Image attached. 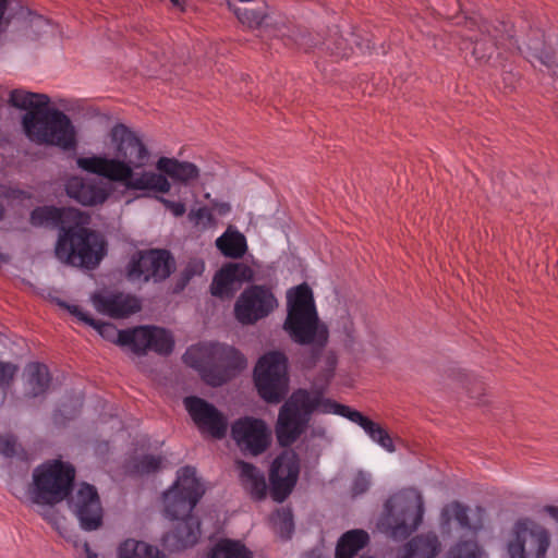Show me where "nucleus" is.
<instances>
[{
    "label": "nucleus",
    "instance_id": "f257e3e1",
    "mask_svg": "<svg viewBox=\"0 0 558 558\" xmlns=\"http://www.w3.org/2000/svg\"><path fill=\"white\" fill-rule=\"evenodd\" d=\"M111 155L80 157L76 160L82 170L118 183L128 191H153L169 193L173 182L190 185L199 178L198 167L190 161L160 157L155 171H137L146 167L150 151L142 136L125 125L114 124L109 133Z\"/></svg>",
    "mask_w": 558,
    "mask_h": 558
},
{
    "label": "nucleus",
    "instance_id": "f03ea898",
    "mask_svg": "<svg viewBox=\"0 0 558 558\" xmlns=\"http://www.w3.org/2000/svg\"><path fill=\"white\" fill-rule=\"evenodd\" d=\"M337 356L333 352L325 355V368L322 373L323 384L311 388H299L281 405L276 424V437L281 447H290L305 432L312 415L338 414L360 425L371 439L389 452L396 451L393 440L389 433L361 412L348 405L340 404L325 397L326 387L333 377Z\"/></svg>",
    "mask_w": 558,
    "mask_h": 558
},
{
    "label": "nucleus",
    "instance_id": "7ed1b4c3",
    "mask_svg": "<svg viewBox=\"0 0 558 558\" xmlns=\"http://www.w3.org/2000/svg\"><path fill=\"white\" fill-rule=\"evenodd\" d=\"M9 102L26 110L22 126L32 142L58 146L64 150L76 146L75 130L70 118L59 109L50 108L47 95L14 89Z\"/></svg>",
    "mask_w": 558,
    "mask_h": 558
},
{
    "label": "nucleus",
    "instance_id": "20e7f679",
    "mask_svg": "<svg viewBox=\"0 0 558 558\" xmlns=\"http://www.w3.org/2000/svg\"><path fill=\"white\" fill-rule=\"evenodd\" d=\"M288 315L283 324L284 330L299 344H311L305 349L303 366L312 368L316 365L328 342V328L320 324L313 299V292L306 283L288 292Z\"/></svg>",
    "mask_w": 558,
    "mask_h": 558
},
{
    "label": "nucleus",
    "instance_id": "39448f33",
    "mask_svg": "<svg viewBox=\"0 0 558 558\" xmlns=\"http://www.w3.org/2000/svg\"><path fill=\"white\" fill-rule=\"evenodd\" d=\"M75 468L61 459L48 460L33 470L28 496L33 504L54 507L73 492Z\"/></svg>",
    "mask_w": 558,
    "mask_h": 558
},
{
    "label": "nucleus",
    "instance_id": "423d86ee",
    "mask_svg": "<svg viewBox=\"0 0 558 558\" xmlns=\"http://www.w3.org/2000/svg\"><path fill=\"white\" fill-rule=\"evenodd\" d=\"M54 252L58 259L68 265L95 269L106 255V242L87 225H73L59 233Z\"/></svg>",
    "mask_w": 558,
    "mask_h": 558
},
{
    "label": "nucleus",
    "instance_id": "0eeeda50",
    "mask_svg": "<svg viewBox=\"0 0 558 558\" xmlns=\"http://www.w3.org/2000/svg\"><path fill=\"white\" fill-rule=\"evenodd\" d=\"M288 360L281 352L262 356L254 371L255 386L259 396L269 403L280 402L288 392Z\"/></svg>",
    "mask_w": 558,
    "mask_h": 558
},
{
    "label": "nucleus",
    "instance_id": "6e6552de",
    "mask_svg": "<svg viewBox=\"0 0 558 558\" xmlns=\"http://www.w3.org/2000/svg\"><path fill=\"white\" fill-rule=\"evenodd\" d=\"M385 511L381 526L386 534L393 539H405L422 523L423 501L421 498H390L385 504Z\"/></svg>",
    "mask_w": 558,
    "mask_h": 558
},
{
    "label": "nucleus",
    "instance_id": "1a4fd4ad",
    "mask_svg": "<svg viewBox=\"0 0 558 558\" xmlns=\"http://www.w3.org/2000/svg\"><path fill=\"white\" fill-rule=\"evenodd\" d=\"M174 269V260L166 250L138 251L132 255L125 276L129 281L155 282L167 279Z\"/></svg>",
    "mask_w": 558,
    "mask_h": 558
},
{
    "label": "nucleus",
    "instance_id": "9d476101",
    "mask_svg": "<svg viewBox=\"0 0 558 558\" xmlns=\"http://www.w3.org/2000/svg\"><path fill=\"white\" fill-rule=\"evenodd\" d=\"M515 538L509 543L511 558H544L550 545L549 532L530 519L519 520L514 525Z\"/></svg>",
    "mask_w": 558,
    "mask_h": 558
},
{
    "label": "nucleus",
    "instance_id": "9b49d317",
    "mask_svg": "<svg viewBox=\"0 0 558 558\" xmlns=\"http://www.w3.org/2000/svg\"><path fill=\"white\" fill-rule=\"evenodd\" d=\"M278 305L277 299L265 286L246 288L234 304L235 318L243 325H252L268 316Z\"/></svg>",
    "mask_w": 558,
    "mask_h": 558
},
{
    "label": "nucleus",
    "instance_id": "f8f14e48",
    "mask_svg": "<svg viewBox=\"0 0 558 558\" xmlns=\"http://www.w3.org/2000/svg\"><path fill=\"white\" fill-rule=\"evenodd\" d=\"M300 475V459L293 450H284L269 471V494L274 501L283 502L294 489Z\"/></svg>",
    "mask_w": 558,
    "mask_h": 558
},
{
    "label": "nucleus",
    "instance_id": "ddd939ff",
    "mask_svg": "<svg viewBox=\"0 0 558 558\" xmlns=\"http://www.w3.org/2000/svg\"><path fill=\"white\" fill-rule=\"evenodd\" d=\"M65 500L84 531H96L101 527L104 509L95 486L82 483Z\"/></svg>",
    "mask_w": 558,
    "mask_h": 558
},
{
    "label": "nucleus",
    "instance_id": "4468645a",
    "mask_svg": "<svg viewBox=\"0 0 558 558\" xmlns=\"http://www.w3.org/2000/svg\"><path fill=\"white\" fill-rule=\"evenodd\" d=\"M183 403L202 433L216 439H222L227 435L228 420L214 404L195 396L185 397Z\"/></svg>",
    "mask_w": 558,
    "mask_h": 558
},
{
    "label": "nucleus",
    "instance_id": "2eb2a0df",
    "mask_svg": "<svg viewBox=\"0 0 558 558\" xmlns=\"http://www.w3.org/2000/svg\"><path fill=\"white\" fill-rule=\"evenodd\" d=\"M231 437L243 452L252 456L263 453L269 445V434L263 420L242 417L231 426Z\"/></svg>",
    "mask_w": 558,
    "mask_h": 558
},
{
    "label": "nucleus",
    "instance_id": "dca6fc26",
    "mask_svg": "<svg viewBox=\"0 0 558 558\" xmlns=\"http://www.w3.org/2000/svg\"><path fill=\"white\" fill-rule=\"evenodd\" d=\"M90 216L80 209L68 207L43 206L35 208L31 214V223L35 227L59 228L60 233L70 227L89 225Z\"/></svg>",
    "mask_w": 558,
    "mask_h": 558
},
{
    "label": "nucleus",
    "instance_id": "f3484780",
    "mask_svg": "<svg viewBox=\"0 0 558 558\" xmlns=\"http://www.w3.org/2000/svg\"><path fill=\"white\" fill-rule=\"evenodd\" d=\"M253 269L243 263H229L223 266L214 277L210 284V292L220 299L232 298L238 286L244 281L253 280Z\"/></svg>",
    "mask_w": 558,
    "mask_h": 558
},
{
    "label": "nucleus",
    "instance_id": "a211bd4d",
    "mask_svg": "<svg viewBox=\"0 0 558 558\" xmlns=\"http://www.w3.org/2000/svg\"><path fill=\"white\" fill-rule=\"evenodd\" d=\"M92 301L97 312L112 318H125L141 311L140 300L122 292L95 293Z\"/></svg>",
    "mask_w": 558,
    "mask_h": 558
},
{
    "label": "nucleus",
    "instance_id": "6ab92c4d",
    "mask_svg": "<svg viewBox=\"0 0 558 558\" xmlns=\"http://www.w3.org/2000/svg\"><path fill=\"white\" fill-rule=\"evenodd\" d=\"M66 195L83 206H98L110 196V191L101 183L72 177L65 183Z\"/></svg>",
    "mask_w": 558,
    "mask_h": 558
},
{
    "label": "nucleus",
    "instance_id": "aec40b11",
    "mask_svg": "<svg viewBox=\"0 0 558 558\" xmlns=\"http://www.w3.org/2000/svg\"><path fill=\"white\" fill-rule=\"evenodd\" d=\"M464 25L470 31L477 28L483 37L474 40L473 37L463 34L462 36L465 37V40L463 41L462 49H471L474 60L480 64H486L493 57L496 48L492 40L493 35L489 26L486 23L478 24L474 19H464Z\"/></svg>",
    "mask_w": 558,
    "mask_h": 558
},
{
    "label": "nucleus",
    "instance_id": "412c9836",
    "mask_svg": "<svg viewBox=\"0 0 558 558\" xmlns=\"http://www.w3.org/2000/svg\"><path fill=\"white\" fill-rule=\"evenodd\" d=\"M235 468L239 471L240 483L250 497L256 501L264 500L268 488L264 473L243 460H236Z\"/></svg>",
    "mask_w": 558,
    "mask_h": 558
},
{
    "label": "nucleus",
    "instance_id": "4be33fe9",
    "mask_svg": "<svg viewBox=\"0 0 558 558\" xmlns=\"http://www.w3.org/2000/svg\"><path fill=\"white\" fill-rule=\"evenodd\" d=\"M201 536V523L196 517L178 521L174 530L167 536V542L175 549L194 546Z\"/></svg>",
    "mask_w": 558,
    "mask_h": 558
},
{
    "label": "nucleus",
    "instance_id": "5701e85b",
    "mask_svg": "<svg viewBox=\"0 0 558 558\" xmlns=\"http://www.w3.org/2000/svg\"><path fill=\"white\" fill-rule=\"evenodd\" d=\"M440 551V542L434 533L421 534L408 542L400 558H435Z\"/></svg>",
    "mask_w": 558,
    "mask_h": 558
},
{
    "label": "nucleus",
    "instance_id": "b1692460",
    "mask_svg": "<svg viewBox=\"0 0 558 558\" xmlns=\"http://www.w3.org/2000/svg\"><path fill=\"white\" fill-rule=\"evenodd\" d=\"M168 492H178L177 494H180V496L199 501L204 495V488L196 477L195 468L187 465L180 469L175 483Z\"/></svg>",
    "mask_w": 558,
    "mask_h": 558
},
{
    "label": "nucleus",
    "instance_id": "393cba45",
    "mask_svg": "<svg viewBox=\"0 0 558 558\" xmlns=\"http://www.w3.org/2000/svg\"><path fill=\"white\" fill-rule=\"evenodd\" d=\"M154 327L141 326L131 330H124L120 335V345H128L138 355L150 350Z\"/></svg>",
    "mask_w": 558,
    "mask_h": 558
},
{
    "label": "nucleus",
    "instance_id": "a878e982",
    "mask_svg": "<svg viewBox=\"0 0 558 558\" xmlns=\"http://www.w3.org/2000/svg\"><path fill=\"white\" fill-rule=\"evenodd\" d=\"M177 493L178 492H167L165 494L166 514L170 519L178 521L193 517L191 512L198 501H194V499L187 498L185 496H180V494Z\"/></svg>",
    "mask_w": 558,
    "mask_h": 558
},
{
    "label": "nucleus",
    "instance_id": "bb28decb",
    "mask_svg": "<svg viewBox=\"0 0 558 558\" xmlns=\"http://www.w3.org/2000/svg\"><path fill=\"white\" fill-rule=\"evenodd\" d=\"M368 534L363 530H351L338 541L336 558H353L368 543Z\"/></svg>",
    "mask_w": 558,
    "mask_h": 558
},
{
    "label": "nucleus",
    "instance_id": "cd10ccee",
    "mask_svg": "<svg viewBox=\"0 0 558 558\" xmlns=\"http://www.w3.org/2000/svg\"><path fill=\"white\" fill-rule=\"evenodd\" d=\"M118 558H166V555L144 541L128 538L118 547Z\"/></svg>",
    "mask_w": 558,
    "mask_h": 558
},
{
    "label": "nucleus",
    "instance_id": "c85d7f7f",
    "mask_svg": "<svg viewBox=\"0 0 558 558\" xmlns=\"http://www.w3.org/2000/svg\"><path fill=\"white\" fill-rule=\"evenodd\" d=\"M26 375L29 397H38L48 390L51 378L45 364L38 362L27 364Z\"/></svg>",
    "mask_w": 558,
    "mask_h": 558
},
{
    "label": "nucleus",
    "instance_id": "c756f323",
    "mask_svg": "<svg viewBox=\"0 0 558 558\" xmlns=\"http://www.w3.org/2000/svg\"><path fill=\"white\" fill-rule=\"evenodd\" d=\"M228 5L234 12L238 20L248 28L259 29L269 26V16L264 5L258 8H252L250 5L234 7L231 2H228Z\"/></svg>",
    "mask_w": 558,
    "mask_h": 558
},
{
    "label": "nucleus",
    "instance_id": "7c9ffc66",
    "mask_svg": "<svg viewBox=\"0 0 558 558\" xmlns=\"http://www.w3.org/2000/svg\"><path fill=\"white\" fill-rule=\"evenodd\" d=\"M216 246L230 258H241L247 250L245 236L239 231L229 230L216 240Z\"/></svg>",
    "mask_w": 558,
    "mask_h": 558
},
{
    "label": "nucleus",
    "instance_id": "2f4dec72",
    "mask_svg": "<svg viewBox=\"0 0 558 558\" xmlns=\"http://www.w3.org/2000/svg\"><path fill=\"white\" fill-rule=\"evenodd\" d=\"M211 354L223 367L228 369H242L245 367L243 355L232 347L214 344Z\"/></svg>",
    "mask_w": 558,
    "mask_h": 558
},
{
    "label": "nucleus",
    "instance_id": "473e14b6",
    "mask_svg": "<svg viewBox=\"0 0 558 558\" xmlns=\"http://www.w3.org/2000/svg\"><path fill=\"white\" fill-rule=\"evenodd\" d=\"M209 558H253L252 553L239 541L221 539L213 548Z\"/></svg>",
    "mask_w": 558,
    "mask_h": 558
},
{
    "label": "nucleus",
    "instance_id": "72a5a7b5",
    "mask_svg": "<svg viewBox=\"0 0 558 558\" xmlns=\"http://www.w3.org/2000/svg\"><path fill=\"white\" fill-rule=\"evenodd\" d=\"M458 376L459 380L464 385L469 397L474 400L477 405H486L488 403L486 399V388L482 381L466 373H459Z\"/></svg>",
    "mask_w": 558,
    "mask_h": 558
},
{
    "label": "nucleus",
    "instance_id": "f704fd0d",
    "mask_svg": "<svg viewBox=\"0 0 558 558\" xmlns=\"http://www.w3.org/2000/svg\"><path fill=\"white\" fill-rule=\"evenodd\" d=\"M0 454L4 458L26 459L27 452L12 433L0 434Z\"/></svg>",
    "mask_w": 558,
    "mask_h": 558
},
{
    "label": "nucleus",
    "instance_id": "c9c22d12",
    "mask_svg": "<svg viewBox=\"0 0 558 558\" xmlns=\"http://www.w3.org/2000/svg\"><path fill=\"white\" fill-rule=\"evenodd\" d=\"M19 366L12 362L0 361V410L5 404L8 391L14 383Z\"/></svg>",
    "mask_w": 558,
    "mask_h": 558
},
{
    "label": "nucleus",
    "instance_id": "e433bc0d",
    "mask_svg": "<svg viewBox=\"0 0 558 558\" xmlns=\"http://www.w3.org/2000/svg\"><path fill=\"white\" fill-rule=\"evenodd\" d=\"M469 508L463 506L462 504L458 501H453L446 507H444L441 511V519L445 523H449L450 520L453 518L458 521V523L465 529H471V522L469 519Z\"/></svg>",
    "mask_w": 558,
    "mask_h": 558
},
{
    "label": "nucleus",
    "instance_id": "4c0bfd02",
    "mask_svg": "<svg viewBox=\"0 0 558 558\" xmlns=\"http://www.w3.org/2000/svg\"><path fill=\"white\" fill-rule=\"evenodd\" d=\"M153 333L150 350L162 355L170 354L174 345L172 336L167 330L158 327H154Z\"/></svg>",
    "mask_w": 558,
    "mask_h": 558
},
{
    "label": "nucleus",
    "instance_id": "58836bf2",
    "mask_svg": "<svg viewBox=\"0 0 558 558\" xmlns=\"http://www.w3.org/2000/svg\"><path fill=\"white\" fill-rule=\"evenodd\" d=\"M161 463L160 456L146 454L135 461L134 470L138 474H150L158 471Z\"/></svg>",
    "mask_w": 558,
    "mask_h": 558
},
{
    "label": "nucleus",
    "instance_id": "ea45409f",
    "mask_svg": "<svg viewBox=\"0 0 558 558\" xmlns=\"http://www.w3.org/2000/svg\"><path fill=\"white\" fill-rule=\"evenodd\" d=\"M187 218L194 226L202 225L204 228H210L216 225L211 210L205 206L198 209H192Z\"/></svg>",
    "mask_w": 558,
    "mask_h": 558
},
{
    "label": "nucleus",
    "instance_id": "a19ab883",
    "mask_svg": "<svg viewBox=\"0 0 558 558\" xmlns=\"http://www.w3.org/2000/svg\"><path fill=\"white\" fill-rule=\"evenodd\" d=\"M454 558H481V549L476 542H460L452 549Z\"/></svg>",
    "mask_w": 558,
    "mask_h": 558
},
{
    "label": "nucleus",
    "instance_id": "79ce46f5",
    "mask_svg": "<svg viewBox=\"0 0 558 558\" xmlns=\"http://www.w3.org/2000/svg\"><path fill=\"white\" fill-rule=\"evenodd\" d=\"M89 326L95 328L102 338L120 344V335L123 330L117 329L113 324L95 319V324H90Z\"/></svg>",
    "mask_w": 558,
    "mask_h": 558
},
{
    "label": "nucleus",
    "instance_id": "37998d69",
    "mask_svg": "<svg viewBox=\"0 0 558 558\" xmlns=\"http://www.w3.org/2000/svg\"><path fill=\"white\" fill-rule=\"evenodd\" d=\"M533 56L549 70H555L558 65L555 51L547 47L535 49Z\"/></svg>",
    "mask_w": 558,
    "mask_h": 558
},
{
    "label": "nucleus",
    "instance_id": "c03bdc74",
    "mask_svg": "<svg viewBox=\"0 0 558 558\" xmlns=\"http://www.w3.org/2000/svg\"><path fill=\"white\" fill-rule=\"evenodd\" d=\"M294 41L300 48L304 49L305 51H308L318 45V41L314 38L312 34L303 32H299L295 35Z\"/></svg>",
    "mask_w": 558,
    "mask_h": 558
},
{
    "label": "nucleus",
    "instance_id": "a18cd8bd",
    "mask_svg": "<svg viewBox=\"0 0 558 558\" xmlns=\"http://www.w3.org/2000/svg\"><path fill=\"white\" fill-rule=\"evenodd\" d=\"M58 304L68 310L72 315L76 316L81 322L90 325L95 324V318L90 317L87 313L83 312L77 305H69L63 301H58Z\"/></svg>",
    "mask_w": 558,
    "mask_h": 558
},
{
    "label": "nucleus",
    "instance_id": "49530a36",
    "mask_svg": "<svg viewBox=\"0 0 558 558\" xmlns=\"http://www.w3.org/2000/svg\"><path fill=\"white\" fill-rule=\"evenodd\" d=\"M158 199L175 217H181L186 211L185 205L181 202H173L165 197H159Z\"/></svg>",
    "mask_w": 558,
    "mask_h": 558
},
{
    "label": "nucleus",
    "instance_id": "de8ad7c7",
    "mask_svg": "<svg viewBox=\"0 0 558 558\" xmlns=\"http://www.w3.org/2000/svg\"><path fill=\"white\" fill-rule=\"evenodd\" d=\"M331 54L337 57H348L349 56V49L347 47V40L343 38H339L333 43V47L327 48Z\"/></svg>",
    "mask_w": 558,
    "mask_h": 558
},
{
    "label": "nucleus",
    "instance_id": "09e8293b",
    "mask_svg": "<svg viewBox=\"0 0 558 558\" xmlns=\"http://www.w3.org/2000/svg\"><path fill=\"white\" fill-rule=\"evenodd\" d=\"M369 487V481L363 474H359L352 485V492L354 495H361L365 493Z\"/></svg>",
    "mask_w": 558,
    "mask_h": 558
},
{
    "label": "nucleus",
    "instance_id": "8fccbe9b",
    "mask_svg": "<svg viewBox=\"0 0 558 558\" xmlns=\"http://www.w3.org/2000/svg\"><path fill=\"white\" fill-rule=\"evenodd\" d=\"M45 520H47L49 523H51L53 526L59 529L61 517L59 513L53 509V507H50L49 509L45 510L40 513Z\"/></svg>",
    "mask_w": 558,
    "mask_h": 558
},
{
    "label": "nucleus",
    "instance_id": "3c124183",
    "mask_svg": "<svg viewBox=\"0 0 558 558\" xmlns=\"http://www.w3.org/2000/svg\"><path fill=\"white\" fill-rule=\"evenodd\" d=\"M211 209L220 216H226L231 211V205L228 202L211 201Z\"/></svg>",
    "mask_w": 558,
    "mask_h": 558
},
{
    "label": "nucleus",
    "instance_id": "603ef678",
    "mask_svg": "<svg viewBox=\"0 0 558 558\" xmlns=\"http://www.w3.org/2000/svg\"><path fill=\"white\" fill-rule=\"evenodd\" d=\"M342 320H343V330H344L345 335L348 336V338L353 339L354 333H355L353 320L351 319L350 315L342 317Z\"/></svg>",
    "mask_w": 558,
    "mask_h": 558
},
{
    "label": "nucleus",
    "instance_id": "864d4df0",
    "mask_svg": "<svg viewBox=\"0 0 558 558\" xmlns=\"http://www.w3.org/2000/svg\"><path fill=\"white\" fill-rule=\"evenodd\" d=\"M278 515L281 518L283 526L291 531L293 529V520H292V513L290 510H282L281 512H278Z\"/></svg>",
    "mask_w": 558,
    "mask_h": 558
},
{
    "label": "nucleus",
    "instance_id": "5fc2aeb1",
    "mask_svg": "<svg viewBox=\"0 0 558 558\" xmlns=\"http://www.w3.org/2000/svg\"><path fill=\"white\" fill-rule=\"evenodd\" d=\"M194 354H195V350L190 349L183 355V360L187 365H191L192 367H197L198 362L194 359Z\"/></svg>",
    "mask_w": 558,
    "mask_h": 558
},
{
    "label": "nucleus",
    "instance_id": "6e6d98bb",
    "mask_svg": "<svg viewBox=\"0 0 558 558\" xmlns=\"http://www.w3.org/2000/svg\"><path fill=\"white\" fill-rule=\"evenodd\" d=\"M546 513H548L555 521L558 522V507L557 506H546L544 508Z\"/></svg>",
    "mask_w": 558,
    "mask_h": 558
},
{
    "label": "nucleus",
    "instance_id": "4d7b16f0",
    "mask_svg": "<svg viewBox=\"0 0 558 558\" xmlns=\"http://www.w3.org/2000/svg\"><path fill=\"white\" fill-rule=\"evenodd\" d=\"M207 381L213 385V386H220L222 385L225 381H226V377L225 376H217L213 379H207Z\"/></svg>",
    "mask_w": 558,
    "mask_h": 558
},
{
    "label": "nucleus",
    "instance_id": "13d9d810",
    "mask_svg": "<svg viewBox=\"0 0 558 558\" xmlns=\"http://www.w3.org/2000/svg\"><path fill=\"white\" fill-rule=\"evenodd\" d=\"M173 7L184 10V0H170Z\"/></svg>",
    "mask_w": 558,
    "mask_h": 558
},
{
    "label": "nucleus",
    "instance_id": "bf43d9fd",
    "mask_svg": "<svg viewBox=\"0 0 558 558\" xmlns=\"http://www.w3.org/2000/svg\"><path fill=\"white\" fill-rule=\"evenodd\" d=\"M9 262V256L0 253V264H5Z\"/></svg>",
    "mask_w": 558,
    "mask_h": 558
},
{
    "label": "nucleus",
    "instance_id": "052dcab7",
    "mask_svg": "<svg viewBox=\"0 0 558 558\" xmlns=\"http://www.w3.org/2000/svg\"><path fill=\"white\" fill-rule=\"evenodd\" d=\"M325 433L326 432L324 428H319L318 430L315 432L316 435L322 436V437L325 436Z\"/></svg>",
    "mask_w": 558,
    "mask_h": 558
},
{
    "label": "nucleus",
    "instance_id": "680f3d73",
    "mask_svg": "<svg viewBox=\"0 0 558 558\" xmlns=\"http://www.w3.org/2000/svg\"><path fill=\"white\" fill-rule=\"evenodd\" d=\"M88 558H99L98 555L88 553Z\"/></svg>",
    "mask_w": 558,
    "mask_h": 558
},
{
    "label": "nucleus",
    "instance_id": "e2e57ef3",
    "mask_svg": "<svg viewBox=\"0 0 558 558\" xmlns=\"http://www.w3.org/2000/svg\"><path fill=\"white\" fill-rule=\"evenodd\" d=\"M2 216H3V207H2V205L0 204V219L2 218Z\"/></svg>",
    "mask_w": 558,
    "mask_h": 558
},
{
    "label": "nucleus",
    "instance_id": "0e129e2a",
    "mask_svg": "<svg viewBox=\"0 0 558 558\" xmlns=\"http://www.w3.org/2000/svg\"><path fill=\"white\" fill-rule=\"evenodd\" d=\"M354 44H356L361 49H363L361 43H357V40H354Z\"/></svg>",
    "mask_w": 558,
    "mask_h": 558
},
{
    "label": "nucleus",
    "instance_id": "69168bd1",
    "mask_svg": "<svg viewBox=\"0 0 558 558\" xmlns=\"http://www.w3.org/2000/svg\"><path fill=\"white\" fill-rule=\"evenodd\" d=\"M354 44H356L361 49H363L361 43H357V40H354Z\"/></svg>",
    "mask_w": 558,
    "mask_h": 558
},
{
    "label": "nucleus",
    "instance_id": "338daca9",
    "mask_svg": "<svg viewBox=\"0 0 558 558\" xmlns=\"http://www.w3.org/2000/svg\"><path fill=\"white\" fill-rule=\"evenodd\" d=\"M366 48H367V49H369V48H371V46H369V40L367 41Z\"/></svg>",
    "mask_w": 558,
    "mask_h": 558
}]
</instances>
